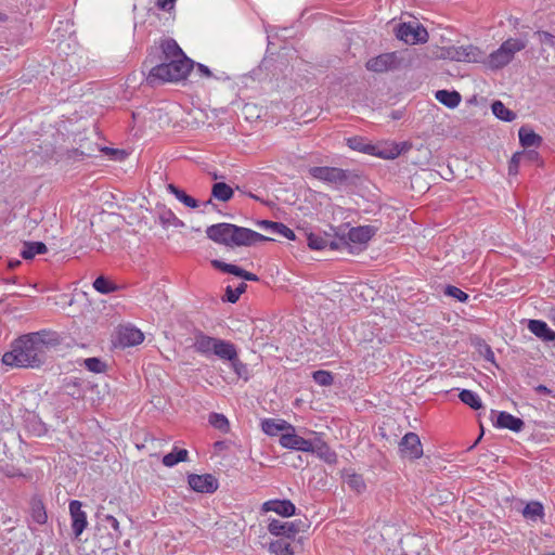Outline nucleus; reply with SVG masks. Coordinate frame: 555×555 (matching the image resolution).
Wrapping results in <instances>:
<instances>
[{
  "label": "nucleus",
  "mask_w": 555,
  "mask_h": 555,
  "mask_svg": "<svg viewBox=\"0 0 555 555\" xmlns=\"http://www.w3.org/2000/svg\"><path fill=\"white\" fill-rule=\"evenodd\" d=\"M57 344L56 333L48 330L21 335L3 353L2 363L11 367L39 369L46 363L50 348Z\"/></svg>",
  "instance_id": "obj_1"
},
{
  "label": "nucleus",
  "mask_w": 555,
  "mask_h": 555,
  "mask_svg": "<svg viewBox=\"0 0 555 555\" xmlns=\"http://www.w3.org/2000/svg\"><path fill=\"white\" fill-rule=\"evenodd\" d=\"M159 61L156 63V56L149 55L143 63V68H149L145 80L151 87L183 80L195 65V62L186 55L182 59Z\"/></svg>",
  "instance_id": "obj_2"
},
{
  "label": "nucleus",
  "mask_w": 555,
  "mask_h": 555,
  "mask_svg": "<svg viewBox=\"0 0 555 555\" xmlns=\"http://www.w3.org/2000/svg\"><path fill=\"white\" fill-rule=\"evenodd\" d=\"M205 232L210 241L227 247L254 246L260 242L273 241L251 229L227 222L211 224Z\"/></svg>",
  "instance_id": "obj_3"
},
{
  "label": "nucleus",
  "mask_w": 555,
  "mask_h": 555,
  "mask_svg": "<svg viewBox=\"0 0 555 555\" xmlns=\"http://www.w3.org/2000/svg\"><path fill=\"white\" fill-rule=\"evenodd\" d=\"M205 232L210 241L227 247L254 246L260 242L273 241L251 229L227 222L211 224Z\"/></svg>",
  "instance_id": "obj_4"
},
{
  "label": "nucleus",
  "mask_w": 555,
  "mask_h": 555,
  "mask_svg": "<svg viewBox=\"0 0 555 555\" xmlns=\"http://www.w3.org/2000/svg\"><path fill=\"white\" fill-rule=\"evenodd\" d=\"M309 175L337 190L356 188L361 183V177L354 169H343L330 166H314L309 168Z\"/></svg>",
  "instance_id": "obj_5"
},
{
  "label": "nucleus",
  "mask_w": 555,
  "mask_h": 555,
  "mask_svg": "<svg viewBox=\"0 0 555 555\" xmlns=\"http://www.w3.org/2000/svg\"><path fill=\"white\" fill-rule=\"evenodd\" d=\"M527 35L522 34L520 38L506 39L499 49L488 56V66L491 69H500L509 64L515 54L527 47Z\"/></svg>",
  "instance_id": "obj_6"
},
{
  "label": "nucleus",
  "mask_w": 555,
  "mask_h": 555,
  "mask_svg": "<svg viewBox=\"0 0 555 555\" xmlns=\"http://www.w3.org/2000/svg\"><path fill=\"white\" fill-rule=\"evenodd\" d=\"M193 336L192 348L206 358L216 356L221 360L233 344L230 340L208 336L201 330H194Z\"/></svg>",
  "instance_id": "obj_7"
},
{
  "label": "nucleus",
  "mask_w": 555,
  "mask_h": 555,
  "mask_svg": "<svg viewBox=\"0 0 555 555\" xmlns=\"http://www.w3.org/2000/svg\"><path fill=\"white\" fill-rule=\"evenodd\" d=\"M347 145L357 152H361L364 154L378 156L384 159H391L396 158L401 154V149L398 144L393 146V149L389 152L387 151H378L377 147L371 143L365 142V140L362 137L354 135L347 139Z\"/></svg>",
  "instance_id": "obj_8"
},
{
  "label": "nucleus",
  "mask_w": 555,
  "mask_h": 555,
  "mask_svg": "<svg viewBox=\"0 0 555 555\" xmlns=\"http://www.w3.org/2000/svg\"><path fill=\"white\" fill-rule=\"evenodd\" d=\"M396 36L408 44L425 43L429 38L427 29L418 23L399 24Z\"/></svg>",
  "instance_id": "obj_9"
},
{
  "label": "nucleus",
  "mask_w": 555,
  "mask_h": 555,
  "mask_svg": "<svg viewBox=\"0 0 555 555\" xmlns=\"http://www.w3.org/2000/svg\"><path fill=\"white\" fill-rule=\"evenodd\" d=\"M307 524L301 519L293 521H282L280 519H270L268 524V531L275 537H284L294 540L296 534L305 531Z\"/></svg>",
  "instance_id": "obj_10"
},
{
  "label": "nucleus",
  "mask_w": 555,
  "mask_h": 555,
  "mask_svg": "<svg viewBox=\"0 0 555 555\" xmlns=\"http://www.w3.org/2000/svg\"><path fill=\"white\" fill-rule=\"evenodd\" d=\"M490 420L492 425L499 429H509L514 433H520L525 428V422L521 418L505 411L491 410Z\"/></svg>",
  "instance_id": "obj_11"
},
{
  "label": "nucleus",
  "mask_w": 555,
  "mask_h": 555,
  "mask_svg": "<svg viewBox=\"0 0 555 555\" xmlns=\"http://www.w3.org/2000/svg\"><path fill=\"white\" fill-rule=\"evenodd\" d=\"M399 453L401 457L409 460H418L423 456V446L421 439L415 433H406L399 442Z\"/></svg>",
  "instance_id": "obj_12"
},
{
  "label": "nucleus",
  "mask_w": 555,
  "mask_h": 555,
  "mask_svg": "<svg viewBox=\"0 0 555 555\" xmlns=\"http://www.w3.org/2000/svg\"><path fill=\"white\" fill-rule=\"evenodd\" d=\"M446 56L456 62H481L483 52L479 48L468 44L448 48Z\"/></svg>",
  "instance_id": "obj_13"
},
{
  "label": "nucleus",
  "mask_w": 555,
  "mask_h": 555,
  "mask_svg": "<svg viewBox=\"0 0 555 555\" xmlns=\"http://www.w3.org/2000/svg\"><path fill=\"white\" fill-rule=\"evenodd\" d=\"M279 442L285 449L302 452L313 451V442L297 435L295 426H293V430H286V433L281 434Z\"/></svg>",
  "instance_id": "obj_14"
},
{
  "label": "nucleus",
  "mask_w": 555,
  "mask_h": 555,
  "mask_svg": "<svg viewBox=\"0 0 555 555\" xmlns=\"http://www.w3.org/2000/svg\"><path fill=\"white\" fill-rule=\"evenodd\" d=\"M188 483L193 491L198 493H214L219 487L218 479L211 474H190Z\"/></svg>",
  "instance_id": "obj_15"
},
{
  "label": "nucleus",
  "mask_w": 555,
  "mask_h": 555,
  "mask_svg": "<svg viewBox=\"0 0 555 555\" xmlns=\"http://www.w3.org/2000/svg\"><path fill=\"white\" fill-rule=\"evenodd\" d=\"M398 56L396 52L383 53L370 59L365 67L370 72L385 73L398 67Z\"/></svg>",
  "instance_id": "obj_16"
},
{
  "label": "nucleus",
  "mask_w": 555,
  "mask_h": 555,
  "mask_svg": "<svg viewBox=\"0 0 555 555\" xmlns=\"http://www.w3.org/2000/svg\"><path fill=\"white\" fill-rule=\"evenodd\" d=\"M68 507L72 520V530L75 538L78 539L88 527L87 514L81 509L82 503L78 500H72Z\"/></svg>",
  "instance_id": "obj_17"
},
{
  "label": "nucleus",
  "mask_w": 555,
  "mask_h": 555,
  "mask_svg": "<svg viewBox=\"0 0 555 555\" xmlns=\"http://www.w3.org/2000/svg\"><path fill=\"white\" fill-rule=\"evenodd\" d=\"M211 266L216 269V270H219L223 273H228V274H232V275H235V276H238L245 281H253V282H257L259 281V276L256 275L255 273H251L249 271H246L245 269L236 266V264H232V263H227L222 260H219V259H214L211 260Z\"/></svg>",
  "instance_id": "obj_18"
},
{
  "label": "nucleus",
  "mask_w": 555,
  "mask_h": 555,
  "mask_svg": "<svg viewBox=\"0 0 555 555\" xmlns=\"http://www.w3.org/2000/svg\"><path fill=\"white\" fill-rule=\"evenodd\" d=\"M222 361H229L231 367L238 378H243L245 382L249 379V370L246 363L242 362L238 358L236 346L232 344L227 353L222 357Z\"/></svg>",
  "instance_id": "obj_19"
},
{
  "label": "nucleus",
  "mask_w": 555,
  "mask_h": 555,
  "mask_svg": "<svg viewBox=\"0 0 555 555\" xmlns=\"http://www.w3.org/2000/svg\"><path fill=\"white\" fill-rule=\"evenodd\" d=\"M263 512H274L282 517L296 514V506L291 500H269L262 504Z\"/></svg>",
  "instance_id": "obj_20"
},
{
  "label": "nucleus",
  "mask_w": 555,
  "mask_h": 555,
  "mask_svg": "<svg viewBox=\"0 0 555 555\" xmlns=\"http://www.w3.org/2000/svg\"><path fill=\"white\" fill-rule=\"evenodd\" d=\"M377 228L374 225H360L351 228L347 234L348 243L365 245L376 234Z\"/></svg>",
  "instance_id": "obj_21"
},
{
  "label": "nucleus",
  "mask_w": 555,
  "mask_h": 555,
  "mask_svg": "<svg viewBox=\"0 0 555 555\" xmlns=\"http://www.w3.org/2000/svg\"><path fill=\"white\" fill-rule=\"evenodd\" d=\"M143 340V333L134 326H125L119 331L118 341L122 347L137 346L140 345Z\"/></svg>",
  "instance_id": "obj_22"
},
{
  "label": "nucleus",
  "mask_w": 555,
  "mask_h": 555,
  "mask_svg": "<svg viewBox=\"0 0 555 555\" xmlns=\"http://www.w3.org/2000/svg\"><path fill=\"white\" fill-rule=\"evenodd\" d=\"M261 429L268 436H278L286 430H293V425L281 418H264L261 421Z\"/></svg>",
  "instance_id": "obj_23"
},
{
  "label": "nucleus",
  "mask_w": 555,
  "mask_h": 555,
  "mask_svg": "<svg viewBox=\"0 0 555 555\" xmlns=\"http://www.w3.org/2000/svg\"><path fill=\"white\" fill-rule=\"evenodd\" d=\"M528 330L545 343L555 341V331L542 320H529Z\"/></svg>",
  "instance_id": "obj_24"
},
{
  "label": "nucleus",
  "mask_w": 555,
  "mask_h": 555,
  "mask_svg": "<svg viewBox=\"0 0 555 555\" xmlns=\"http://www.w3.org/2000/svg\"><path fill=\"white\" fill-rule=\"evenodd\" d=\"M160 50L159 60L182 59L185 55L178 42L172 38L164 39L160 43Z\"/></svg>",
  "instance_id": "obj_25"
},
{
  "label": "nucleus",
  "mask_w": 555,
  "mask_h": 555,
  "mask_svg": "<svg viewBox=\"0 0 555 555\" xmlns=\"http://www.w3.org/2000/svg\"><path fill=\"white\" fill-rule=\"evenodd\" d=\"M258 224L272 234L284 236L291 241L296 238L295 232L282 222L261 220L258 222Z\"/></svg>",
  "instance_id": "obj_26"
},
{
  "label": "nucleus",
  "mask_w": 555,
  "mask_h": 555,
  "mask_svg": "<svg viewBox=\"0 0 555 555\" xmlns=\"http://www.w3.org/2000/svg\"><path fill=\"white\" fill-rule=\"evenodd\" d=\"M157 219L164 229H168L170 227H173V228H184L185 227V223L182 220H180L171 209H169L165 206H162L158 208Z\"/></svg>",
  "instance_id": "obj_27"
},
{
  "label": "nucleus",
  "mask_w": 555,
  "mask_h": 555,
  "mask_svg": "<svg viewBox=\"0 0 555 555\" xmlns=\"http://www.w3.org/2000/svg\"><path fill=\"white\" fill-rule=\"evenodd\" d=\"M63 391L68 397L79 400L85 397V389L82 382L78 377L65 378L63 383Z\"/></svg>",
  "instance_id": "obj_28"
},
{
  "label": "nucleus",
  "mask_w": 555,
  "mask_h": 555,
  "mask_svg": "<svg viewBox=\"0 0 555 555\" xmlns=\"http://www.w3.org/2000/svg\"><path fill=\"white\" fill-rule=\"evenodd\" d=\"M519 143L522 147L540 146L542 138L537 134L531 128L522 126L518 130Z\"/></svg>",
  "instance_id": "obj_29"
},
{
  "label": "nucleus",
  "mask_w": 555,
  "mask_h": 555,
  "mask_svg": "<svg viewBox=\"0 0 555 555\" xmlns=\"http://www.w3.org/2000/svg\"><path fill=\"white\" fill-rule=\"evenodd\" d=\"M309 453H315L327 464H335L337 462L336 452L333 451L330 446L322 440H318L315 443H313V451H310Z\"/></svg>",
  "instance_id": "obj_30"
},
{
  "label": "nucleus",
  "mask_w": 555,
  "mask_h": 555,
  "mask_svg": "<svg viewBox=\"0 0 555 555\" xmlns=\"http://www.w3.org/2000/svg\"><path fill=\"white\" fill-rule=\"evenodd\" d=\"M435 98L443 105H446L449 108H455L461 103L462 96L461 94L455 90H438L435 93Z\"/></svg>",
  "instance_id": "obj_31"
},
{
  "label": "nucleus",
  "mask_w": 555,
  "mask_h": 555,
  "mask_svg": "<svg viewBox=\"0 0 555 555\" xmlns=\"http://www.w3.org/2000/svg\"><path fill=\"white\" fill-rule=\"evenodd\" d=\"M35 153L44 162L54 160L60 162L61 155L56 151L55 145L51 141H44L37 145Z\"/></svg>",
  "instance_id": "obj_32"
},
{
  "label": "nucleus",
  "mask_w": 555,
  "mask_h": 555,
  "mask_svg": "<svg viewBox=\"0 0 555 555\" xmlns=\"http://www.w3.org/2000/svg\"><path fill=\"white\" fill-rule=\"evenodd\" d=\"M47 246L42 242H24L21 256L25 260H30L37 255L46 254Z\"/></svg>",
  "instance_id": "obj_33"
},
{
  "label": "nucleus",
  "mask_w": 555,
  "mask_h": 555,
  "mask_svg": "<svg viewBox=\"0 0 555 555\" xmlns=\"http://www.w3.org/2000/svg\"><path fill=\"white\" fill-rule=\"evenodd\" d=\"M522 516L531 521L541 520L544 517V506L539 501H531L522 509Z\"/></svg>",
  "instance_id": "obj_34"
},
{
  "label": "nucleus",
  "mask_w": 555,
  "mask_h": 555,
  "mask_svg": "<svg viewBox=\"0 0 555 555\" xmlns=\"http://www.w3.org/2000/svg\"><path fill=\"white\" fill-rule=\"evenodd\" d=\"M167 190L170 194H172L179 202L185 205L189 208H197L198 201L191 195L186 194L185 191L178 188L177 185L170 183L167 185Z\"/></svg>",
  "instance_id": "obj_35"
},
{
  "label": "nucleus",
  "mask_w": 555,
  "mask_h": 555,
  "mask_svg": "<svg viewBox=\"0 0 555 555\" xmlns=\"http://www.w3.org/2000/svg\"><path fill=\"white\" fill-rule=\"evenodd\" d=\"M189 452L186 449L173 448L171 452L163 456V464L167 467H173L178 463L186 462Z\"/></svg>",
  "instance_id": "obj_36"
},
{
  "label": "nucleus",
  "mask_w": 555,
  "mask_h": 555,
  "mask_svg": "<svg viewBox=\"0 0 555 555\" xmlns=\"http://www.w3.org/2000/svg\"><path fill=\"white\" fill-rule=\"evenodd\" d=\"M30 505V516L33 521L38 525H44L48 520V515L43 502L40 499H33Z\"/></svg>",
  "instance_id": "obj_37"
},
{
  "label": "nucleus",
  "mask_w": 555,
  "mask_h": 555,
  "mask_svg": "<svg viewBox=\"0 0 555 555\" xmlns=\"http://www.w3.org/2000/svg\"><path fill=\"white\" fill-rule=\"evenodd\" d=\"M460 400L470 409L477 411L483 408L482 401L477 392L469 389H462L459 393Z\"/></svg>",
  "instance_id": "obj_38"
},
{
  "label": "nucleus",
  "mask_w": 555,
  "mask_h": 555,
  "mask_svg": "<svg viewBox=\"0 0 555 555\" xmlns=\"http://www.w3.org/2000/svg\"><path fill=\"white\" fill-rule=\"evenodd\" d=\"M233 189L225 182H216L211 188V196L221 202H229L233 197Z\"/></svg>",
  "instance_id": "obj_39"
},
{
  "label": "nucleus",
  "mask_w": 555,
  "mask_h": 555,
  "mask_svg": "<svg viewBox=\"0 0 555 555\" xmlns=\"http://www.w3.org/2000/svg\"><path fill=\"white\" fill-rule=\"evenodd\" d=\"M493 115L503 121H513L516 118V113L507 108L500 100L491 104Z\"/></svg>",
  "instance_id": "obj_40"
},
{
  "label": "nucleus",
  "mask_w": 555,
  "mask_h": 555,
  "mask_svg": "<svg viewBox=\"0 0 555 555\" xmlns=\"http://www.w3.org/2000/svg\"><path fill=\"white\" fill-rule=\"evenodd\" d=\"M93 288L100 294L108 295L118 291V285L112 282L108 278L100 275L94 280Z\"/></svg>",
  "instance_id": "obj_41"
},
{
  "label": "nucleus",
  "mask_w": 555,
  "mask_h": 555,
  "mask_svg": "<svg viewBox=\"0 0 555 555\" xmlns=\"http://www.w3.org/2000/svg\"><path fill=\"white\" fill-rule=\"evenodd\" d=\"M208 423L216 429L223 434L230 431V423L225 415L221 413L211 412L208 416Z\"/></svg>",
  "instance_id": "obj_42"
},
{
  "label": "nucleus",
  "mask_w": 555,
  "mask_h": 555,
  "mask_svg": "<svg viewBox=\"0 0 555 555\" xmlns=\"http://www.w3.org/2000/svg\"><path fill=\"white\" fill-rule=\"evenodd\" d=\"M345 482L348 485V487L351 490L356 491L359 494L364 492L366 489V485H365V481H364L362 475L357 474V473L348 474L345 477Z\"/></svg>",
  "instance_id": "obj_43"
},
{
  "label": "nucleus",
  "mask_w": 555,
  "mask_h": 555,
  "mask_svg": "<svg viewBox=\"0 0 555 555\" xmlns=\"http://www.w3.org/2000/svg\"><path fill=\"white\" fill-rule=\"evenodd\" d=\"M246 288L247 285L244 282L240 283L236 288H233L232 286L229 285L225 287V293L222 297V300L235 304L240 299V296L246 292Z\"/></svg>",
  "instance_id": "obj_44"
},
{
  "label": "nucleus",
  "mask_w": 555,
  "mask_h": 555,
  "mask_svg": "<svg viewBox=\"0 0 555 555\" xmlns=\"http://www.w3.org/2000/svg\"><path fill=\"white\" fill-rule=\"evenodd\" d=\"M85 367L92 373H105L107 370V363L101 358L92 357L83 360Z\"/></svg>",
  "instance_id": "obj_45"
},
{
  "label": "nucleus",
  "mask_w": 555,
  "mask_h": 555,
  "mask_svg": "<svg viewBox=\"0 0 555 555\" xmlns=\"http://www.w3.org/2000/svg\"><path fill=\"white\" fill-rule=\"evenodd\" d=\"M269 551L275 555H294L291 543L280 539L269 544Z\"/></svg>",
  "instance_id": "obj_46"
},
{
  "label": "nucleus",
  "mask_w": 555,
  "mask_h": 555,
  "mask_svg": "<svg viewBox=\"0 0 555 555\" xmlns=\"http://www.w3.org/2000/svg\"><path fill=\"white\" fill-rule=\"evenodd\" d=\"M312 378L320 386H331L334 383V375L330 371L319 370L312 373Z\"/></svg>",
  "instance_id": "obj_47"
},
{
  "label": "nucleus",
  "mask_w": 555,
  "mask_h": 555,
  "mask_svg": "<svg viewBox=\"0 0 555 555\" xmlns=\"http://www.w3.org/2000/svg\"><path fill=\"white\" fill-rule=\"evenodd\" d=\"M476 340L475 346L478 347V351L483 359L488 362L495 363V356L491 347L481 338H477Z\"/></svg>",
  "instance_id": "obj_48"
},
{
  "label": "nucleus",
  "mask_w": 555,
  "mask_h": 555,
  "mask_svg": "<svg viewBox=\"0 0 555 555\" xmlns=\"http://www.w3.org/2000/svg\"><path fill=\"white\" fill-rule=\"evenodd\" d=\"M443 293L446 296L452 297L460 302H466L469 299V295L467 293L454 285H447Z\"/></svg>",
  "instance_id": "obj_49"
},
{
  "label": "nucleus",
  "mask_w": 555,
  "mask_h": 555,
  "mask_svg": "<svg viewBox=\"0 0 555 555\" xmlns=\"http://www.w3.org/2000/svg\"><path fill=\"white\" fill-rule=\"evenodd\" d=\"M307 242L309 248L313 250H322L327 247V240L313 233H310L307 236Z\"/></svg>",
  "instance_id": "obj_50"
},
{
  "label": "nucleus",
  "mask_w": 555,
  "mask_h": 555,
  "mask_svg": "<svg viewBox=\"0 0 555 555\" xmlns=\"http://www.w3.org/2000/svg\"><path fill=\"white\" fill-rule=\"evenodd\" d=\"M533 36L538 38L542 46L555 49V35L545 30H537Z\"/></svg>",
  "instance_id": "obj_51"
},
{
  "label": "nucleus",
  "mask_w": 555,
  "mask_h": 555,
  "mask_svg": "<svg viewBox=\"0 0 555 555\" xmlns=\"http://www.w3.org/2000/svg\"><path fill=\"white\" fill-rule=\"evenodd\" d=\"M525 157V152H516L509 163H508V173L509 175H516L518 172V167L520 159Z\"/></svg>",
  "instance_id": "obj_52"
},
{
  "label": "nucleus",
  "mask_w": 555,
  "mask_h": 555,
  "mask_svg": "<svg viewBox=\"0 0 555 555\" xmlns=\"http://www.w3.org/2000/svg\"><path fill=\"white\" fill-rule=\"evenodd\" d=\"M66 156H67V159H72V160H81L83 159L85 157H90L91 154L90 153H86L79 149H73V150H68L66 152Z\"/></svg>",
  "instance_id": "obj_53"
},
{
  "label": "nucleus",
  "mask_w": 555,
  "mask_h": 555,
  "mask_svg": "<svg viewBox=\"0 0 555 555\" xmlns=\"http://www.w3.org/2000/svg\"><path fill=\"white\" fill-rule=\"evenodd\" d=\"M104 520L113 528L116 537L120 538L122 532H121L120 525H119V521L117 520V518L114 517L113 515H106Z\"/></svg>",
  "instance_id": "obj_54"
},
{
  "label": "nucleus",
  "mask_w": 555,
  "mask_h": 555,
  "mask_svg": "<svg viewBox=\"0 0 555 555\" xmlns=\"http://www.w3.org/2000/svg\"><path fill=\"white\" fill-rule=\"evenodd\" d=\"M176 0H157L156 7L163 11H171L175 8Z\"/></svg>",
  "instance_id": "obj_55"
},
{
  "label": "nucleus",
  "mask_w": 555,
  "mask_h": 555,
  "mask_svg": "<svg viewBox=\"0 0 555 555\" xmlns=\"http://www.w3.org/2000/svg\"><path fill=\"white\" fill-rule=\"evenodd\" d=\"M327 246L332 249V250H336V249H339L340 246H346V247H350V244L348 243V241L345 238V237H340L338 241H327Z\"/></svg>",
  "instance_id": "obj_56"
},
{
  "label": "nucleus",
  "mask_w": 555,
  "mask_h": 555,
  "mask_svg": "<svg viewBox=\"0 0 555 555\" xmlns=\"http://www.w3.org/2000/svg\"><path fill=\"white\" fill-rule=\"evenodd\" d=\"M194 67L202 77L211 78L214 76L209 67L202 63H195Z\"/></svg>",
  "instance_id": "obj_57"
},
{
  "label": "nucleus",
  "mask_w": 555,
  "mask_h": 555,
  "mask_svg": "<svg viewBox=\"0 0 555 555\" xmlns=\"http://www.w3.org/2000/svg\"><path fill=\"white\" fill-rule=\"evenodd\" d=\"M104 151L106 154L113 155L116 160H121L126 156V152L124 150L105 147Z\"/></svg>",
  "instance_id": "obj_58"
},
{
  "label": "nucleus",
  "mask_w": 555,
  "mask_h": 555,
  "mask_svg": "<svg viewBox=\"0 0 555 555\" xmlns=\"http://www.w3.org/2000/svg\"><path fill=\"white\" fill-rule=\"evenodd\" d=\"M534 390L539 395H545V396L552 395V390L550 388H547L545 385H538L537 387H534Z\"/></svg>",
  "instance_id": "obj_59"
},
{
  "label": "nucleus",
  "mask_w": 555,
  "mask_h": 555,
  "mask_svg": "<svg viewBox=\"0 0 555 555\" xmlns=\"http://www.w3.org/2000/svg\"><path fill=\"white\" fill-rule=\"evenodd\" d=\"M525 157H528L530 160H535L538 159L539 154L535 151H527L525 152Z\"/></svg>",
  "instance_id": "obj_60"
},
{
  "label": "nucleus",
  "mask_w": 555,
  "mask_h": 555,
  "mask_svg": "<svg viewBox=\"0 0 555 555\" xmlns=\"http://www.w3.org/2000/svg\"><path fill=\"white\" fill-rule=\"evenodd\" d=\"M214 448H215V450H219V451H221V450H223V449H225V448H227V443H225V441H223V440H218V441H216V442L214 443Z\"/></svg>",
  "instance_id": "obj_61"
},
{
  "label": "nucleus",
  "mask_w": 555,
  "mask_h": 555,
  "mask_svg": "<svg viewBox=\"0 0 555 555\" xmlns=\"http://www.w3.org/2000/svg\"><path fill=\"white\" fill-rule=\"evenodd\" d=\"M508 22L514 28H517L519 25V18L517 17H509Z\"/></svg>",
  "instance_id": "obj_62"
},
{
  "label": "nucleus",
  "mask_w": 555,
  "mask_h": 555,
  "mask_svg": "<svg viewBox=\"0 0 555 555\" xmlns=\"http://www.w3.org/2000/svg\"><path fill=\"white\" fill-rule=\"evenodd\" d=\"M483 431H485L483 426L480 425V435L478 436V438L476 439V441L474 442V444L469 449H473L481 440V438L483 436Z\"/></svg>",
  "instance_id": "obj_63"
},
{
  "label": "nucleus",
  "mask_w": 555,
  "mask_h": 555,
  "mask_svg": "<svg viewBox=\"0 0 555 555\" xmlns=\"http://www.w3.org/2000/svg\"><path fill=\"white\" fill-rule=\"evenodd\" d=\"M8 20H9V16L5 13L0 11V23H5V22H8Z\"/></svg>",
  "instance_id": "obj_64"
}]
</instances>
